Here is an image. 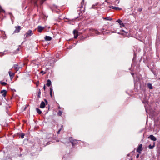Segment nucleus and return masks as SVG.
Here are the masks:
<instances>
[{
  "label": "nucleus",
  "instance_id": "33",
  "mask_svg": "<svg viewBox=\"0 0 160 160\" xmlns=\"http://www.w3.org/2000/svg\"><path fill=\"white\" fill-rule=\"evenodd\" d=\"M139 154H138L137 155L136 157L137 158H138L139 157Z\"/></svg>",
  "mask_w": 160,
  "mask_h": 160
},
{
  "label": "nucleus",
  "instance_id": "5",
  "mask_svg": "<svg viewBox=\"0 0 160 160\" xmlns=\"http://www.w3.org/2000/svg\"><path fill=\"white\" fill-rule=\"evenodd\" d=\"M15 29L14 31V33H18L21 29L20 26L15 27Z\"/></svg>",
  "mask_w": 160,
  "mask_h": 160
},
{
  "label": "nucleus",
  "instance_id": "3",
  "mask_svg": "<svg viewBox=\"0 0 160 160\" xmlns=\"http://www.w3.org/2000/svg\"><path fill=\"white\" fill-rule=\"evenodd\" d=\"M70 141L71 142L72 146H74L76 144L77 142V141L76 140H73L72 138H69V139Z\"/></svg>",
  "mask_w": 160,
  "mask_h": 160
},
{
  "label": "nucleus",
  "instance_id": "9",
  "mask_svg": "<svg viewBox=\"0 0 160 160\" xmlns=\"http://www.w3.org/2000/svg\"><path fill=\"white\" fill-rule=\"evenodd\" d=\"M7 92L6 90H2L1 92V93L2 94V96L4 97L6 96Z\"/></svg>",
  "mask_w": 160,
  "mask_h": 160
},
{
  "label": "nucleus",
  "instance_id": "29",
  "mask_svg": "<svg viewBox=\"0 0 160 160\" xmlns=\"http://www.w3.org/2000/svg\"><path fill=\"white\" fill-rule=\"evenodd\" d=\"M44 2V0H41V1H40V4H43V3Z\"/></svg>",
  "mask_w": 160,
  "mask_h": 160
},
{
  "label": "nucleus",
  "instance_id": "23",
  "mask_svg": "<svg viewBox=\"0 0 160 160\" xmlns=\"http://www.w3.org/2000/svg\"><path fill=\"white\" fill-rule=\"evenodd\" d=\"M5 12V11L4 10L2 9L1 7H0V12Z\"/></svg>",
  "mask_w": 160,
  "mask_h": 160
},
{
  "label": "nucleus",
  "instance_id": "6",
  "mask_svg": "<svg viewBox=\"0 0 160 160\" xmlns=\"http://www.w3.org/2000/svg\"><path fill=\"white\" fill-rule=\"evenodd\" d=\"M73 33L74 36V38H76L78 36V31L74 30L73 31Z\"/></svg>",
  "mask_w": 160,
  "mask_h": 160
},
{
  "label": "nucleus",
  "instance_id": "21",
  "mask_svg": "<svg viewBox=\"0 0 160 160\" xmlns=\"http://www.w3.org/2000/svg\"><path fill=\"white\" fill-rule=\"evenodd\" d=\"M0 83L1 84L3 85H6L7 84L6 82H2V81H0Z\"/></svg>",
  "mask_w": 160,
  "mask_h": 160
},
{
  "label": "nucleus",
  "instance_id": "17",
  "mask_svg": "<svg viewBox=\"0 0 160 160\" xmlns=\"http://www.w3.org/2000/svg\"><path fill=\"white\" fill-rule=\"evenodd\" d=\"M36 110L37 111V113H39V114H41L42 113V112L40 110V109L38 108H36Z\"/></svg>",
  "mask_w": 160,
  "mask_h": 160
},
{
  "label": "nucleus",
  "instance_id": "34",
  "mask_svg": "<svg viewBox=\"0 0 160 160\" xmlns=\"http://www.w3.org/2000/svg\"><path fill=\"white\" fill-rule=\"evenodd\" d=\"M139 11L140 12V11H141L142 10V9H141V8H139Z\"/></svg>",
  "mask_w": 160,
  "mask_h": 160
},
{
  "label": "nucleus",
  "instance_id": "4",
  "mask_svg": "<svg viewBox=\"0 0 160 160\" xmlns=\"http://www.w3.org/2000/svg\"><path fill=\"white\" fill-rule=\"evenodd\" d=\"M46 27H42L41 26H38V31L39 32H42V30L45 28Z\"/></svg>",
  "mask_w": 160,
  "mask_h": 160
},
{
  "label": "nucleus",
  "instance_id": "39",
  "mask_svg": "<svg viewBox=\"0 0 160 160\" xmlns=\"http://www.w3.org/2000/svg\"><path fill=\"white\" fill-rule=\"evenodd\" d=\"M122 31L123 32H125V31H124V30H122Z\"/></svg>",
  "mask_w": 160,
  "mask_h": 160
},
{
  "label": "nucleus",
  "instance_id": "2",
  "mask_svg": "<svg viewBox=\"0 0 160 160\" xmlns=\"http://www.w3.org/2000/svg\"><path fill=\"white\" fill-rule=\"evenodd\" d=\"M32 34L33 33L32 32V31L31 30H29L27 32L26 34H24V36L25 38H26L27 37L31 36Z\"/></svg>",
  "mask_w": 160,
  "mask_h": 160
},
{
  "label": "nucleus",
  "instance_id": "8",
  "mask_svg": "<svg viewBox=\"0 0 160 160\" xmlns=\"http://www.w3.org/2000/svg\"><path fill=\"white\" fill-rule=\"evenodd\" d=\"M148 138L153 141H156L157 140L156 138L153 135H150Z\"/></svg>",
  "mask_w": 160,
  "mask_h": 160
},
{
  "label": "nucleus",
  "instance_id": "18",
  "mask_svg": "<svg viewBox=\"0 0 160 160\" xmlns=\"http://www.w3.org/2000/svg\"><path fill=\"white\" fill-rule=\"evenodd\" d=\"M148 87L150 89H152L153 88V87L151 84H148Z\"/></svg>",
  "mask_w": 160,
  "mask_h": 160
},
{
  "label": "nucleus",
  "instance_id": "38",
  "mask_svg": "<svg viewBox=\"0 0 160 160\" xmlns=\"http://www.w3.org/2000/svg\"><path fill=\"white\" fill-rule=\"evenodd\" d=\"M43 71H41V73H43Z\"/></svg>",
  "mask_w": 160,
  "mask_h": 160
},
{
  "label": "nucleus",
  "instance_id": "1",
  "mask_svg": "<svg viewBox=\"0 0 160 160\" xmlns=\"http://www.w3.org/2000/svg\"><path fill=\"white\" fill-rule=\"evenodd\" d=\"M142 144H140L138 145V147L137 148V152H138L139 154L141 153V152L142 150Z\"/></svg>",
  "mask_w": 160,
  "mask_h": 160
},
{
  "label": "nucleus",
  "instance_id": "10",
  "mask_svg": "<svg viewBox=\"0 0 160 160\" xmlns=\"http://www.w3.org/2000/svg\"><path fill=\"white\" fill-rule=\"evenodd\" d=\"M46 104L45 102L42 101L41 102V105H40V108H43L45 107Z\"/></svg>",
  "mask_w": 160,
  "mask_h": 160
},
{
  "label": "nucleus",
  "instance_id": "28",
  "mask_svg": "<svg viewBox=\"0 0 160 160\" xmlns=\"http://www.w3.org/2000/svg\"><path fill=\"white\" fill-rule=\"evenodd\" d=\"M58 114L59 115L61 116L62 115V111H59L58 112Z\"/></svg>",
  "mask_w": 160,
  "mask_h": 160
},
{
  "label": "nucleus",
  "instance_id": "7",
  "mask_svg": "<svg viewBox=\"0 0 160 160\" xmlns=\"http://www.w3.org/2000/svg\"><path fill=\"white\" fill-rule=\"evenodd\" d=\"M90 31H92V32H94L97 35H98L100 34V32H99L98 31L95 29H90Z\"/></svg>",
  "mask_w": 160,
  "mask_h": 160
},
{
  "label": "nucleus",
  "instance_id": "13",
  "mask_svg": "<svg viewBox=\"0 0 160 160\" xmlns=\"http://www.w3.org/2000/svg\"><path fill=\"white\" fill-rule=\"evenodd\" d=\"M9 74L10 76L11 77V78H13L14 76V75L15 73L12 72H11V71H9Z\"/></svg>",
  "mask_w": 160,
  "mask_h": 160
},
{
  "label": "nucleus",
  "instance_id": "27",
  "mask_svg": "<svg viewBox=\"0 0 160 160\" xmlns=\"http://www.w3.org/2000/svg\"><path fill=\"white\" fill-rule=\"evenodd\" d=\"M25 135V134L23 133H22L21 134V137L22 138H24V137Z\"/></svg>",
  "mask_w": 160,
  "mask_h": 160
},
{
  "label": "nucleus",
  "instance_id": "30",
  "mask_svg": "<svg viewBox=\"0 0 160 160\" xmlns=\"http://www.w3.org/2000/svg\"><path fill=\"white\" fill-rule=\"evenodd\" d=\"M61 130H62V128H60L59 129V130H58V132H57L58 134H59V133H60V132L61 131Z\"/></svg>",
  "mask_w": 160,
  "mask_h": 160
},
{
  "label": "nucleus",
  "instance_id": "32",
  "mask_svg": "<svg viewBox=\"0 0 160 160\" xmlns=\"http://www.w3.org/2000/svg\"><path fill=\"white\" fill-rule=\"evenodd\" d=\"M34 4L36 6H38V4H37V2H35V3H34Z\"/></svg>",
  "mask_w": 160,
  "mask_h": 160
},
{
  "label": "nucleus",
  "instance_id": "22",
  "mask_svg": "<svg viewBox=\"0 0 160 160\" xmlns=\"http://www.w3.org/2000/svg\"><path fill=\"white\" fill-rule=\"evenodd\" d=\"M84 4V0H82V2H81V7H82L83 6Z\"/></svg>",
  "mask_w": 160,
  "mask_h": 160
},
{
  "label": "nucleus",
  "instance_id": "19",
  "mask_svg": "<svg viewBox=\"0 0 160 160\" xmlns=\"http://www.w3.org/2000/svg\"><path fill=\"white\" fill-rule=\"evenodd\" d=\"M50 96H51V97H52V88H50Z\"/></svg>",
  "mask_w": 160,
  "mask_h": 160
},
{
  "label": "nucleus",
  "instance_id": "26",
  "mask_svg": "<svg viewBox=\"0 0 160 160\" xmlns=\"http://www.w3.org/2000/svg\"><path fill=\"white\" fill-rule=\"evenodd\" d=\"M117 22H118V23H119V25H120L122 22V21L120 19H119L117 21Z\"/></svg>",
  "mask_w": 160,
  "mask_h": 160
},
{
  "label": "nucleus",
  "instance_id": "14",
  "mask_svg": "<svg viewBox=\"0 0 160 160\" xmlns=\"http://www.w3.org/2000/svg\"><path fill=\"white\" fill-rule=\"evenodd\" d=\"M103 20H112V18L109 17V16H108V17H106V18H103Z\"/></svg>",
  "mask_w": 160,
  "mask_h": 160
},
{
  "label": "nucleus",
  "instance_id": "15",
  "mask_svg": "<svg viewBox=\"0 0 160 160\" xmlns=\"http://www.w3.org/2000/svg\"><path fill=\"white\" fill-rule=\"evenodd\" d=\"M51 82L50 80H48L47 81V86L49 87L50 86L51 84Z\"/></svg>",
  "mask_w": 160,
  "mask_h": 160
},
{
  "label": "nucleus",
  "instance_id": "25",
  "mask_svg": "<svg viewBox=\"0 0 160 160\" xmlns=\"http://www.w3.org/2000/svg\"><path fill=\"white\" fill-rule=\"evenodd\" d=\"M98 4H95V5H93L92 6V8H97V7H96V6H97Z\"/></svg>",
  "mask_w": 160,
  "mask_h": 160
},
{
  "label": "nucleus",
  "instance_id": "24",
  "mask_svg": "<svg viewBox=\"0 0 160 160\" xmlns=\"http://www.w3.org/2000/svg\"><path fill=\"white\" fill-rule=\"evenodd\" d=\"M120 25V27L121 28H122V27H124V24L123 23H122V22H121Z\"/></svg>",
  "mask_w": 160,
  "mask_h": 160
},
{
  "label": "nucleus",
  "instance_id": "37",
  "mask_svg": "<svg viewBox=\"0 0 160 160\" xmlns=\"http://www.w3.org/2000/svg\"><path fill=\"white\" fill-rule=\"evenodd\" d=\"M17 50H18V51L19 50V48H18L17 49Z\"/></svg>",
  "mask_w": 160,
  "mask_h": 160
},
{
  "label": "nucleus",
  "instance_id": "20",
  "mask_svg": "<svg viewBox=\"0 0 160 160\" xmlns=\"http://www.w3.org/2000/svg\"><path fill=\"white\" fill-rule=\"evenodd\" d=\"M112 8L115 9L116 10H121V8H119L113 7V6H112Z\"/></svg>",
  "mask_w": 160,
  "mask_h": 160
},
{
  "label": "nucleus",
  "instance_id": "31",
  "mask_svg": "<svg viewBox=\"0 0 160 160\" xmlns=\"http://www.w3.org/2000/svg\"><path fill=\"white\" fill-rule=\"evenodd\" d=\"M43 88L44 90H46V86H45V85H44Z\"/></svg>",
  "mask_w": 160,
  "mask_h": 160
},
{
  "label": "nucleus",
  "instance_id": "35",
  "mask_svg": "<svg viewBox=\"0 0 160 160\" xmlns=\"http://www.w3.org/2000/svg\"><path fill=\"white\" fill-rule=\"evenodd\" d=\"M44 101L45 102L47 103V101L46 100V99H44Z\"/></svg>",
  "mask_w": 160,
  "mask_h": 160
},
{
  "label": "nucleus",
  "instance_id": "12",
  "mask_svg": "<svg viewBox=\"0 0 160 160\" xmlns=\"http://www.w3.org/2000/svg\"><path fill=\"white\" fill-rule=\"evenodd\" d=\"M45 39L46 41H49L52 40V38L50 36H46Z\"/></svg>",
  "mask_w": 160,
  "mask_h": 160
},
{
  "label": "nucleus",
  "instance_id": "16",
  "mask_svg": "<svg viewBox=\"0 0 160 160\" xmlns=\"http://www.w3.org/2000/svg\"><path fill=\"white\" fill-rule=\"evenodd\" d=\"M155 143L154 142H153V145H150L148 146V148H149V149H152V148H154V146H155Z\"/></svg>",
  "mask_w": 160,
  "mask_h": 160
},
{
  "label": "nucleus",
  "instance_id": "40",
  "mask_svg": "<svg viewBox=\"0 0 160 160\" xmlns=\"http://www.w3.org/2000/svg\"><path fill=\"white\" fill-rule=\"evenodd\" d=\"M101 31L102 32H103V31L102 30V29H101Z\"/></svg>",
  "mask_w": 160,
  "mask_h": 160
},
{
  "label": "nucleus",
  "instance_id": "11",
  "mask_svg": "<svg viewBox=\"0 0 160 160\" xmlns=\"http://www.w3.org/2000/svg\"><path fill=\"white\" fill-rule=\"evenodd\" d=\"M13 68H14V69L17 71L20 68V67H19L18 65H14L13 66Z\"/></svg>",
  "mask_w": 160,
  "mask_h": 160
},
{
  "label": "nucleus",
  "instance_id": "41",
  "mask_svg": "<svg viewBox=\"0 0 160 160\" xmlns=\"http://www.w3.org/2000/svg\"><path fill=\"white\" fill-rule=\"evenodd\" d=\"M63 127V126H61V128H62Z\"/></svg>",
  "mask_w": 160,
  "mask_h": 160
},
{
  "label": "nucleus",
  "instance_id": "36",
  "mask_svg": "<svg viewBox=\"0 0 160 160\" xmlns=\"http://www.w3.org/2000/svg\"><path fill=\"white\" fill-rule=\"evenodd\" d=\"M40 92H39V93H38V96L39 97V96H39V95H40Z\"/></svg>",
  "mask_w": 160,
  "mask_h": 160
}]
</instances>
